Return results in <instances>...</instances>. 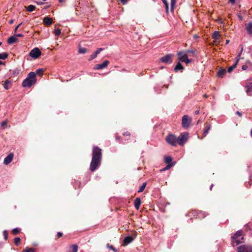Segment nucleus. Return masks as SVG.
<instances>
[{"instance_id":"a19ab883","label":"nucleus","mask_w":252,"mask_h":252,"mask_svg":"<svg viewBox=\"0 0 252 252\" xmlns=\"http://www.w3.org/2000/svg\"><path fill=\"white\" fill-rule=\"evenodd\" d=\"M107 247L108 248L113 250L115 252H116L117 251L115 249V248H114L112 245H110L109 244H108L107 245Z\"/></svg>"},{"instance_id":"e433bc0d","label":"nucleus","mask_w":252,"mask_h":252,"mask_svg":"<svg viewBox=\"0 0 252 252\" xmlns=\"http://www.w3.org/2000/svg\"><path fill=\"white\" fill-rule=\"evenodd\" d=\"M24 252H35V249L33 248H26L23 251Z\"/></svg>"},{"instance_id":"3c124183","label":"nucleus","mask_w":252,"mask_h":252,"mask_svg":"<svg viewBox=\"0 0 252 252\" xmlns=\"http://www.w3.org/2000/svg\"><path fill=\"white\" fill-rule=\"evenodd\" d=\"M16 36H17V37H23V35L22 34H17L15 35Z\"/></svg>"},{"instance_id":"4c0bfd02","label":"nucleus","mask_w":252,"mask_h":252,"mask_svg":"<svg viewBox=\"0 0 252 252\" xmlns=\"http://www.w3.org/2000/svg\"><path fill=\"white\" fill-rule=\"evenodd\" d=\"M54 33L56 36H59L61 33V30L60 29H57L55 30Z\"/></svg>"},{"instance_id":"cd10ccee","label":"nucleus","mask_w":252,"mask_h":252,"mask_svg":"<svg viewBox=\"0 0 252 252\" xmlns=\"http://www.w3.org/2000/svg\"><path fill=\"white\" fill-rule=\"evenodd\" d=\"M71 249V252H77L78 251V246L76 244L72 245L70 246Z\"/></svg>"},{"instance_id":"f704fd0d","label":"nucleus","mask_w":252,"mask_h":252,"mask_svg":"<svg viewBox=\"0 0 252 252\" xmlns=\"http://www.w3.org/2000/svg\"><path fill=\"white\" fill-rule=\"evenodd\" d=\"M20 241H21V239L19 237H16L14 239V244L16 246H18L20 244Z\"/></svg>"},{"instance_id":"680f3d73","label":"nucleus","mask_w":252,"mask_h":252,"mask_svg":"<svg viewBox=\"0 0 252 252\" xmlns=\"http://www.w3.org/2000/svg\"><path fill=\"white\" fill-rule=\"evenodd\" d=\"M250 252H252V247H251V248L250 249Z\"/></svg>"},{"instance_id":"423d86ee","label":"nucleus","mask_w":252,"mask_h":252,"mask_svg":"<svg viewBox=\"0 0 252 252\" xmlns=\"http://www.w3.org/2000/svg\"><path fill=\"white\" fill-rule=\"evenodd\" d=\"M188 137V133H182L177 138L178 143L180 145H183L187 141Z\"/></svg>"},{"instance_id":"c9c22d12","label":"nucleus","mask_w":252,"mask_h":252,"mask_svg":"<svg viewBox=\"0 0 252 252\" xmlns=\"http://www.w3.org/2000/svg\"><path fill=\"white\" fill-rule=\"evenodd\" d=\"M162 2L164 3L165 6V8L166 10V12H168V3L166 0H161Z\"/></svg>"},{"instance_id":"a878e982","label":"nucleus","mask_w":252,"mask_h":252,"mask_svg":"<svg viewBox=\"0 0 252 252\" xmlns=\"http://www.w3.org/2000/svg\"><path fill=\"white\" fill-rule=\"evenodd\" d=\"M133 238L131 236H127L125 238L124 242L125 244H128L132 242Z\"/></svg>"},{"instance_id":"9d476101","label":"nucleus","mask_w":252,"mask_h":252,"mask_svg":"<svg viewBox=\"0 0 252 252\" xmlns=\"http://www.w3.org/2000/svg\"><path fill=\"white\" fill-rule=\"evenodd\" d=\"M246 92L248 95L252 96V83H247L245 86Z\"/></svg>"},{"instance_id":"4be33fe9","label":"nucleus","mask_w":252,"mask_h":252,"mask_svg":"<svg viewBox=\"0 0 252 252\" xmlns=\"http://www.w3.org/2000/svg\"><path fill=\"white\" fill-rule=\"evenodd\" d=\"M226 72V69L224 68H223V69L219 70L218 71L217 75L220 77L222 78L225 75Z\"/></svg>"},{"instance_id":"69168bd1","label":"nucleus","mask_w":252,"mask_h":252,"mask_svg":"<svg viewBox=\"0 0 252 252\" xmlns=\"http://www.w3.org/2000/svg\"><path fill=\"white\" fill-rule=\"evenodd\" d=\"M229 42V40L226 41V43H228Z\"/></svg>"},{"instance_id":"f3484780","label":"nucleus","mask_w":252,"mask_h":252,"mask_svg":"<svg viewBox=\"0 0 252 252\" xmlns=\"http://www.w3.org/2000/svg\"><path fill=\"white\" fill-rule=\"evenodd\" d=\"M141 204V199L140 198H136L134 201V205L136 210H139V207Z\"/></svg>"},{"instance_id":"49530a36","label":"nucleus","mask_w":252,"mask_h":252,"mask_svg":"<svg viewBox=\"0 0 252 252\" xmlns=\"http://www.w3.org/2000/svg\"><path fill=\"white\" fill-rule=\"evenodd\" d=\"M243 48H242V49L240 51V53L238 54L237 58H239L240 59V57L241 54L242 52H243Z\"/></svg>"},{"instance_id":"f8f14e48","label":"nucleus","mask_w":252,"mask_h":252,"mask_svg":"<svg viewBox=\"0 0 252 252\" xmlns=\"http://www.w3.org/2000/svg\"><path fill=\"white\" fill-rule=\"evenodd\" d=\"M251 246L242 245L238 248V252H250Z\"/></svg>"},{"instance_id":"ddd939ff","label":"nucleus","mask_w":252,"mask_h":252,"mask_svg":"<svg viewBox=\"0 0 252 252\" xmlns=\"http://www.w3.org/2000/svg\"><path fill=\"white\" fill-rule=\"evenodd\" d=\"M178 53H184V54H186V55L189 56H192L194 57L196 53V50H187L183 51H180Z\"/></svg>"},{"instance_id":"774afa93","label":"nucleus","mask_w":252,"mask_h":252,"mask_svg":"<svg viewBox=\"0 0 252 252\" xmlns=\"http://www.w3.org/2000/svg\"><path fill=\"white\" fill-rule=\"evenodd\" d=\"M1 44H2L1 42L0 41V45H1Z\"/></svg>"},{"instance_id":"09e8293b","label":"nucleus","mask_w":252,"mask_h":252,"mask_svg":"<svg viewBox=\"0 0 252 252\" xmlns=\"http://www.w3.org/2000/svg\"><path fill=\"white\" fill-rule=\"evenodd\" d=\"M246 63H247L249 64L250 65H252V63L250 61L248 60L246 61Z\"/></svg>"},{"instance_id":"6e6552de","label":"nucleus","mask_w":252,"mask_h":252,"mask_svg":"<svg viewBox=\"0 0 252 252\" xmlns=\"http://www.w3.org/2000/svg\"><path fill=\"white\" fill-rule=\"evenodd\" d=\"M41 52L38 48H34L30 53V56L33 59L38 58L41 55Z\"/></svg>"},{"instance_id":"473e14b6","label":"nucleus","mask_w":252,"mask_h":252,"mask_svg":"<svg viewBox=\"0 0 252 252\" xmlns=\"http://www.w3.org/2000/svg\"><path fill=\"white\" fill-rule=\"evenodd\" d=\"M10 82L8 80H6L3 84V87L5 90H8L9 87H8V85L10 84Z\"/></svg>"},{"instance_id":"bf43d9fd","label":"nucleus","mask_w":252,"mask_h":252,"mask_svg":"<svg viewBox=\"0 0 252 252\" xmlns=\"http://www.w3.org/2000/svg\"><path fill=\"white\" fill-rule=\"evenodd\" d=\"M251 136L252 137V130H251Z\"/></svg>"},{"instance_id":"a18cd8bd","label":"nucleus","mask_w":252,"mask_h":252,"mask_svg":"<svg viewBox=\"0 0 252 252\" xmlns=\"http://www.w3.org/2000/svg\"><path fill=\"white\" fill-rule=\"evenodd\" d=\"M123 4H125L127 3L128 0H120Z\"/></svg>"},{"instance_id":"9b49d317","label":"nucleus","mask_w":252,"mask_h":252,"mask_svg":"<svg viewBox=\"0 0 252 252\" xmlns=\"http://www.w3.org/2000/svg\"><path fill=\"white\" fill-rule=\"evenodd\" d=\"M109 63V62L107 60L105 61L103 63L100 64H97L94 66L95 69H101L107 66Z\"/></svg>"},{"instance_id":"de8ad7c7","label":"nucleus","mask_w":252,"mask_h":252,"mask_svg":"<svg viewBox=\"0 0 252 252\" xmlns=\"http://www.w3.org/2000/svg\"><path fill=\"white\" fill-rule=\"evenodd\" d=\"M57 235L59 237H62L63 236V233H62L61 232H58Z\"/></svg>"},{"instance_id":"dca6fc26","label":"nucleus","mask_w":252,"mask_h":252,"mask_svg":"<svg viewBox=\"0 0 252 252\" xmlns=\"http://www.w3.org/2000/svg\"><path fill=\"white\" fill-rule=\"evenodd\" d=\"M211 128V126L207 124H205V128L204 129L203 136L201 138V139H202L205 136L207 135L208 133V132Z\"/></svg>"},{"instance_id":"412c9836","label":"nucleus","mask_w":252,"mask_h":252,"mask_svg":"<svg viewBox=\"0 0 252 252\" xmlns=\"http://www.w3.org/2000/svg\"><path fill=\"white\" fill-rule=\"evenodd\" d=\"M18 39L14 36H10L7 40V42L9 44H12L14 43H15L17 41Z\"/></svg>"},{"instance_id":"0e129e2a","label":"nucleus","mask_w":252,"mask_h":252,"mask_svg":"<svg viewBox=\"0 0 252 252\" xmlns=\"http://www.w3.org/2000/svg\"><path fill=\"white\" fill-rule=\"evenodd\" d=\"M12 23H13V21H12V20H11V21L10 22V24H12Z\"/></svg>"},{"instance_id":"2eb2a0df","label":"nucleus","mask_w":252,"mask_h":252,"mask_svg":"<svg viewBox=\"0 0 252 252\" xmlns=\"http://www.w3.org/2000/svg\"><path fill=\"white\" fill-rule=\"evenodd\" d=\"M103 50V48H99L97 49V50L94 52L93 54H92L90 56V58L89 59V61H91L95 59L97 55L100 53V52Z\"/></svg>"},{"instance_id":"0eeeda50","label":"nucleus","mask_w":252,"mask_h":252,"mask_svg":"<svg viewBox=\"0 0 252 252\" xmlns=\"http://www.w3.org/2000/svg\"><path fill=\"white\" fill-rule=\"evenodd\" d=\"M191 122V119L188 115H184L182 118V125L183 127L187 128Z\"/></svg>"},{"instance_id":"f257e3e1","label":"nucleus","mask_w":252,"mask_h":252,"mask_svg":"<svg viewBox=\"0 0 252 252\" xmlns=\"http://www.w3.org/2000/svg\"><path fill=\"white\" fill-rule=\"evenodd\" d=\"M101 158V150L97 146L94 147L93 149L92 159L90 167V169L91 171H94L100 166Z\"/></svg>"},{"instance_id":"2f4dec72","label":"nucleus","mask_w":252,"mask_h":252,"mask_svg":"<svg viewBox=\"0 0 252 252\" xmlns=\"http://www.w3.org/2000/svg\"><path fill=\"white\" fill-rule=\"evenodd\" d=\"M146 183H143V184L140 187L138 190V192H142L144 189H145V187H146Z\"/></svg>"},{"instance_id":"72a5a7b5","label":"nucleus","mask_w":252,"mask_h":252,"mask_svg":"<svg viewBox=\"0 0 252 252\" xmlns=\"http://www.w3.org/2000/svg\"><path fill=\"white\" fill-rule=\"evenodd\" d=\"M78 52L80 54H85L87 52V49L85 48L80 47Z\"/></svg>"},{"instance_id":"7c9ffc66","label":"nucleus","mask_w":252,"mask_h":252,"mask_svg":"<svg viewBox=\"0 0 252 252\" xmlns=\"http://www.w3.org/2000/svg\"><path fill=\"white\" fill-rule=\"evenodd\" d=\"M174 164H167L164 168L161 169L160 170L161 172L165 171L166 170H168L170 169L171 167H172Z\"/></svg>"},{"instance_id":"e2e57ef3","label":"nucleus","mask_w":252,"mask_h":252,"mask_svg":"<svg viewBox=\"0 0 252 252\" xmlns=\"http://www.w3.org/2000/svg\"><path fill=\"white\" fill-rule=\"evenodd\" d=\"M60 2H62L63 1V0H59Z\"/></svg>"},{"instance_id":"bb28decb","label":"nucleus","mask_w":252,"mask_h":252,"mask_svg":"<svg viewBox=\"0 0 252 252\" xmlns=\"http://www.w3.org/2000/svg\"><path fill=\"white\" fill-rule=\"evenodd\" d=\"M35 6L33 5H30L26 7V10L29 12H32L35 9Z\"/></svg>"},{"instance_id":"1a4fd4ad","label":"nucleus","mask_w":252,"mask_h":252,"mask_svg":"<svg viewBox=\"0 0 252 252\" xmlns=\"http://www.w3.org/2000/svg\"><path fill=\"white\" fill-rule=\"evenodd\" d=\"M173 55L167 54L166 56L160 58L161 62L166 63H171L172 62Z\"/></svg>"},{"instance_id":"79ce46f5","label":"nucleus","mask_w":252,"mask_h":252,"mask_svg":"<svg viewBox=\"0 0 252 252\" xmlns=\"http://www.w3.org/2000/svg\"><path fill=\"white\" fill-rule=\"evenodd\" d=\"M176 0H171V7L173 9V7L176 3Z\"/></svg>"},{"instance_id":"b1692460","label":"nucleus","mask_w":252,"mask_h":252,"mask_svg":"<svg viewBox=\"0 0 252 252\" xmlns=\"http://www.w3.org/2000/svg\"><path fill=\"white\" fill-rule=\"evenodd\" d=\"M220 34L218 31H215L212 34V38L214 39H219L220 38Z\"/></svg>"},{"instance_id":"39448f33","label":"nucleus","mask_w":252,"mask_h":252,"mask_svg":"<svg viewBox=\"0 0 252 252\" xmlns=\"http://www.w3.org/2000/svg\"><path fill=\"white\" fill-rule=\"evenodd\" d=\"M166 142L172 146H176L177 142V138L173 134H169L166 137Z\"/></svg>"},{"instance_id":"13d9d810","label":"nucleus","mask_w":252,"mask_h":252,"mask_svg":"<svg viewBox=\"0 0 252 252\" xmlns=\"http://www.w3.org/2000/svg\"><path fill=\"white\" fill-rule=\"evenodd\" d=\"M3 63L1 61H0V65L2 64Z\"/></svg>"},{"instance_id":"864d4df0","label":"nucleus","mask_w":252,"mask_h":252,"mask_svg":"<svg viewBox=\"0 0 252 252\" xmlns=\"http://www.w3.org/2000/svg\"><path fill=\"white\" fill-rule=\"evenodd\" d=\"M21 25V23H20V24H19L15 29V32H16V31L17 30L18 28H19V27Z\"/></svg>"},{"instance_id":"4d7b16f0","label":"nucleus","mask_w":252,"mask_h":252,"mask_svg":"<svg viewBox=\"0 0 252 252\" xmlns=\"http://www.w3.org/2000/svg\"><path fill=\"white\" fill-rule=\"evenodd\" d=\"M202 213H202V212H200L199 213V215H199V218H200V217H201V215Z\"/></svg>"},{"instance_id":"58836bf2","label":"nucleus","mask_w":252,"mask_h":252,"mask_svg":"<svg viewBox=\"0 0 252 252\" xmlns=\"http://www.w3.org/2000/svg\"><path fill=\"white\" fill-rule=\"evenodd\" d=\"M12 232L13 234L16 235L20 232V230L18 228H15L13 229Z\"/></svg>"},{"instance_id":"f03ea898","label":"nucleus","mask_w":252,"mask_h":252,"mask_svg":"<svg viewBox=\"0 0 252 252\" xmlns=\"http://www.w3.org/2000/svg\"><path fill=\"white\" fill-rule=\"evenodd\" d=\"M36 77L35 73L33 72L29 73L27 78L23 81L22 86L23 87L30 88L32 85L35 84Z\"/></svg>"},{"instance_id":"6e6d98bb","label":"nucleus","mask_w":252,"mask_h":252,"mask_svg":"<svg viewBox=\"0 0 252 252\" xmlns=\"http://www.w3.org/2000/svg\"><path fill=\"white\" fill-rule=\"evenodd\" d=\"M199 113V110H196L195 111V115H197Z\"/></svg>"},{"instance_id":"c03bdc74","label":"nucleus","mask_w":252,"mask_h":252,"mask_svg":"<svg viewBox=\"0 0 252 252\" xmlns=\"http://www.w3.org/2000/svg\"><path fill=\"white\" fill-rule=\"evenodd\" d=\"M7 124V122L6 121H3L1 123V127H3L5 125H6Z\"/></svg>"},{"instance_id":"4468645a","label":"nucleus","mask_w":252,"mask_h":252,"mask_svg":"<svg viewBox=\"0 0 252 252\" xmlns=\"http://www.w3.org/2000/svg\"><path fill=\"white\" fill-rule=\"evenodd\" d=\"M13 158V154L12 153L9 154L4 159L3 163L5 165L8 164L12 161Z\"/></svg>"},{"instance_id":"20e7f679","label":"nucleus","mask_w":252,"mask_h":252,"mask_svg":"<svg viewBox=\"0 0 252 252\" xmlns=\"http://www.w3.org/2000/svg\"><path fill=\"white\" fill-rule=\"evenodd\" d=\"M177 55L180 62H184L187 64L192 62V60L189 59L186 54H184V53H178Z\"/></svg>"},{"instance_id":"37998d69","label":"nucleus","mask_w":252,"mask_h":252,"mask_svg":"<svg viewBox=\"0 0 252 252\" xmlns=\"http://www.w3.org/2000/svg\"><path fill=\"white\" fill-rule=\"evenodd\" d=\"M248 66L247 65H243L242 66V69L243 70H246L248 69Z\"/></svg>"},{"instance_id":"603ef678","label":"nucleus","mask_w":252,"mask_h":252,"mask_svg":"<svg viewBox=\"0 0 252 252\" xmlns=\"http://www.w3.org/2000/svg\"><path fill=\"white\" fill-rule=\"evenodd\" d=\"M229 1L232 4H234L235 3V0H229Z\"/></svg>"},{"instance_id":"c85d7f7f","label":"nucleus","mask_w":252,"mask_h":252,"mask_svg":"<svg viewBox=\"0 0 252 252\" xmlns=\"http://www.w3.org/2000/svg\"><path fill=\"white\" fill-rule=\"evenodd\" d=\"M8 54L6 52L1 53L0 54V59L5 60L8 57Z\"/></svg>"},{"instance_id":"5fc2aeb1","label":"nucleus","mask_w":252,"mask_h":252,"mask_svg":"<svg viewBox=\"0 0 252 252\" xmlns=\"http://www.w3.org/2000/svg\"><path fill=\"white\" fill-rule=\"evenodd\" d=\"M124 135H129V132L127 131V132H126L124 133Z\"/></svg>"},{"instance_id":"aec40b11","label":"nucleus","mask_w":252,"mask_h":252,"mask_svg":"<svg viewBox=\"0 0 252 252\" xmlns=\"http://www.w3.org/2000/svg\"><path fill=\"white\" fill-rule=\"evenodd\" d=\"M246 29L249 34H252V22H250L247 24Z\"/></svg>"},{"instance_id":"5701e85b","label":"nucleus","mask_w":252,"mask_h":252,"mask_svg":"<svg viewBox=\"0 0 252 252\" xmlns=\"http://www.w3.org/2000/svg\"><path fill=\"white\" fill-rule=\"evenodd\" d=\"M183 69H184L183 66L182 65V64L180 62H179L176 64V66L175 67L174 70L176 71H177L180 70H182Z\"/></svg>"},{"instance_id":"338daca9","label":"nucleus","mask_w":252,"mask_h":252,"mask_svg":"<svg viewBox=\"0 0 252 252\" xmlns=\"http://www.w3.org/2000/svg\"><path fill=\"white\" fill-rule=\"evenodd\" d=\"M239 18L241 19H242V17L241 16H239Z\"/></svg>"},{"instance_id":"7ed1b4c3","label":"nucleus","mask_w":252,"mask_h":252,"mask_svg":"<svg viewBox=\"0 0 252 252\" xmlns=\"http://www.w3.org/2000/svg\"><path fill=\"white\" fill-rule=\"evenodd\" d=\"M243 242V231L242 230H238L232 236V245L234 247Z\"/></svg>"},{"instance_id":"ea45409f","label":"nucleus","mask_w":252,"mask_h":252,"mask_svg":"<svg viewBox=\"0 0 252 252\" xmlns=\"http://www.w3.org/2000/svg\"><path fill=\"white\" fill-rule=\"evenodd\" d=\"M3 235L4 236V239L7 240L8 238V232L6 230H4L3 232Z\"/></svg>"},{"instance_id":"393cba45","label":"nucleus","mask_w":252,"mask_h":252,"mask_svg":"<svg viewBox=\"0 0 252 252\" xmlns=\"http://www.w3.org/2000/svg\"><path fill=\"white\" fill-rule=\"evenodd\" d=\"M165 162L167 164H171V162L172 161V158L170 156H166L164 157Z\"/></svg>"},{"instance_id":"052dcab7","label":"nucleus","mask_w":252,"mask_h":252,"mask_svg":"<svg viewBox=\"0 0 252 252\" xmlns=\"http://www.w3.org/2000/svg\"><path fill=\"white\" fill-rule=\"evenodd\" d=\"M213 184H212V185H211V187H210V189H212V187H213Z\"/></svg>"},{"instance_id":"8fccbe9b","label":"nucleus","mask_w":252,"mask_h":252,"mask_svg":"<svg viewBox=\"0 0 252 252\" xmlns=\"http://www.w3.org/2000/svg\"><path fill=\"white\" fill-rule=\"evenodd\" d=\"M236 114H237L240 117H241L242 116V114L241 112H240L239 111H237L236 112Z\"/></svg>"},{"instance_id":"a211bd4d","label":"nucleus","mask_w":252,"mask_h":252,"mask_svg":"<svg viewBox=\"0 0 252 252\" xmlns=\"http://www.w3.org/2000/svg\"><path fill=\"white\" fill-rule=\"evenodd\" d=\"M52 19L50 17H46L43 19V23L44 25L50 26L52 24Z\"/></svg>"},{"instance_id":"c756f323","label":"nucleus","mask_w":252,"mask_h":252,"mask_svg":"<svg viewBox=\"0 0 252 252\" xmlns=\"http://www.w3.org/2000/svg\"><path fill=\"white\" fill-rule=\"evenodd\" d=\"M44 69L42 68H39L36 70L35 75L37 74L39 76H41L44 72Z\"/></svg>"},{"instance_id":"6ab92c4d","label":"nucleus","mask_w":252,"mask_h":252,"mask_svg":"<svg viewBox=\"0 0 252 252\" xmlns=\"http://www.w3.org/2000/svg\"><path fill=\"white\" fill-rule=\"evenodd\" d=\"M239 61V58H237L236 60V62L235 63L231 65V66H230L228 69V72L229 73H231L233 70L235 68L238 63V62Z\"/></svg>"}]
</instances>
